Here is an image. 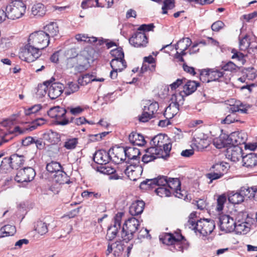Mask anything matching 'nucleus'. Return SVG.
Masks as SVG:
<instances>
[{"instance_id":"f257e3e1","label":"nucleus","mask_w":257,"mask_h":257,"mask_svg":"<svg viewBox=\"0 0 257 257\" xmlns=\"http://www.w3.org/2000/svg\"><path fill=\"white\" fill-rule=\"evenodd\" d=\"M187 225L189 228L198 231L203 236L210 234L215 227L213 220L206 219H200L197 221L189 220Z\"/></svg>"},{"instance_id":"f03ea898","label":"nucleus","mask_w":257,"mask_h":257,"mask_svg":"<svg viewBox=\"0 0 257 257\" xmlns=\"http://www.w3.org/2000/svg\"><path fill=\"white\" fill-rule=\"evenodd\" d=\"M171 103L166 107L164 116L167 119H171L176 115L179 111V106L183 104L184 98L182 93L176 92L172 95L170 99Z\"/></svg>"},{"instance_id":"7ed1b4c3","label":"nucleus","mask_w":257,"mask_h":257,"mask_svg":"<svg viewBox=\"0 0 257 257\" xmlns=\"http://www.w3.org/2000/svg\"><path fill=\"white\" fill-rule=\"evenodd\" d=\"M161 136L155 137L152 139L155 147H150L146 150V153L142 157V161L144 163H148L157 158L163 157L160 154L162 146V142H160Z\"/></svg>"},{"instance_id":"20e7f679","label":"nucleus","mask_w":257,"mask_h":257,"mask_svg":"<svg viewBox=\"0 0 257 257\" xmlns=\"http://www.w3.org/2000/svg\"><path fill=\"white\" fill-rule=\"evenodd\" d=\"M26 5L22 0H11L6 7L8 19L16 20L21 18L25 13Z\"/></svg>"},{"instance_id":"39448f33","label":"nucleus","mask_w":257,"mask_h":257,"mask_svg":"<svg viewBox=\"0 0 257 257\" xmlns=\"http://www.w3.org/2000/svg\"><path fill=\"white\" fill-rule=\"evenodd\" d=\"M40 49L38 47L30 44V42L21 48L19 53L20 58L28 63L35 61L41 55Z\"/></svg>"},{"instance_id":"423d86ee","label":"nucleus","mask_w":257,"mask_h":257,"mask_svg":"<svg viewBox=\"0 0 257 257\" xmlns=\"http://www.w3.org/2000/svg\"><path fill=\"white\" fill-rule=\"evenodd\" d=\"M139 221L136 218H129L123 225L121 236L123 240L128 241L133 237L138 229Z\"/></svg>"},{"instance_id":"0eeeda50","label":"nucleus","mask_w":257,"mask_h":257,"mask_svg":"<svg viewBox=\"0 0 257 257\" xmlns=\"http://www.w3.org/2000/svg\"><path fill=\"white\" fill-rule=\"evenodd\" d=\"M48 36L43 31H35L30 35L28 42L43 50L46 48L50 43Z\"/></svg>"},{"instance_id":"6e6552de","label":"nucleus","mask_w":257,"mask_h":257,"mask_svg":"<svg viewBox=\"0 0 257 257\" xmlns=\"http://www.w3.org/2000/svg\"><path fill=\"white\" fill-rule=\"evenodd\" d=\"M66 110L59 106L51 108L48 111V115L51 118H55L58 124L64 125L69 123V120L66 118Z\"/></svg>"},{"instance_id":"1a4fd4ad","label":"nucleus","mask_w":257,"mask_h":257,"mask_svg":"<svg viewBox=\"0 0 257 257\" xmlns=\"http://www.w3.org/2000/svg\"><path fill=\"white\" fill-rule=\"evenodd\" d=\"M128 163L130 165L125 169L124 173L131 180L136 181L141 175L143 168L139 165V160H136L134 162H128Z\"/></svg>"},{"instance_id":"9d476101","label":"nucleus","mask_w":257,"mask_h":257,"mask_svg":"<svg viewBox=\"0 0 257 257\" xmlns=\"http://www.w3.org/2000/svg\"><path fill=\"white\" fill-rule=\"evenodd\" d=\"M24 161V156L13 154L10 158H5L3 159L1 162L0 167H5L8 165L12 169H18L23 165Z\"/></svg>"},{"instance_id":"9b49d317","label":"nucleus","mask_w":257,"mask_h":257,"mask_svg":"<svg viewBox=\"0 0 257 257\" xmlns=\"http://www.w3.org/2000/svg\"><path fill=\"white\" fill-rule=\"evenodd\" d=\"M36 175L35 170L31 167H26L19 170L15 177V180L19 183L30 182Z\"/></svg>"},{"instance_id":"f8f14e48","label":"nucleus","mask_w":257,"mask_h":257,"mask_svg":"<svg viewBox=\"0 0 257 257\" xmlns=\"http://www.w3.org/2000/svg\"><path fill=\"white\" fill-rule=\"evenodd\" d=\"M191 43L192 41L189 38H184L177 42L175 46V49L177 50L175 58L178 59L179 61H184L183 56L186 54L187 53L185 52V51L189 48Z\"/></svg>"},{"instance_id":"ddd939ff","label":"nucleus","mask_w":257,"mask_h":257,"mask_svg":"<svg viewBox=\"0 0 257 257\" xmlns=\"http://www.w3.org/2000/svg\"><path fill=\"white\" fill-rule=\"evenodd\" d=\"M90 66L88 52L87 50H84L77 57L76 71L78 72H83L87 70Z\"/></svg>"},{"instance_id":"4468645a","label":"nucleus","mask_w":257,"mask_h":257,"mask_svg":"<svg viewBox=\"0 0 257 257\" xmlns=\"http://www.w3.org/2000/svg\"><path fill=\"white\" fill-rule=\"evenodd\" d=\"M129 43L136 48L145 47L148 43V38L145 33L138 31L129 39Z\"/></svg>"},{"instance_id":"2eb2a0df","label":"nucleus","mask_w":257,"mask_h":257,"mask_svg":"<svg viewBox=\"0 0 257 257\" xmlns=\"http://www.w3.org/2000/svg\"><path fill=\"white\" fill-rule=\"evenodd\" d=\"M220 228L225 232H230L235 229L234 218L226 214L221 215L219 217Z\"/></svg>"},{"instance_id":"dca6fc26","label":"nucleus","mask_w":257,"mask_h":257,"mask_svg":"<svg viewBox=\"0 0 257 257\" xmlns=\"http://www.w3.org/2000/svg\"><path fill=\"white\" fill-rule=\"evenodd\" d=\"M225 155L228 160L236 162L241 158H242V150L238 146H229L226 150Z\"/></svg>"},{"instance_id":"f3484780","label":"nucleus","mask_w":257,"mask_h":257,"mask_svg":"<svg viewBox=\"0 0 257 257\" xmlns=\"http://www.w3.org/2000/svg\"><path fill=\"white\" fill-rule=\"evenodd\" d=\"M111 149L108 152L103 150L96 151L93 156L94 161L100 166L108 164L111 160Z\"/></svg>"},{"instance_id":"a211bd4d","label":"nucleus","mask_w":257,"mask_h":257,"mask_svg":"<svg viewBox=\"0 0 257 257\" xmlns=\"http://www.w3.org/2000/svg\"><path fill=\"white\" fill-rule=\"evenodd\" d=\"M65 87L59 82L51 83L48 88V95L51 99H55L61 95Z\"/></svg>"},{"instance_id":"6ab92c4d","label":"nucleus","mask_w":257,"mask_h":257,"mask_svg":"<svg viewBox=\"0 0 257 257\" xmlns=\"http://www.w3.org/2000/svg\"><path fill=\"white\" fill-rule=\"evenodd\" d=\"M255 36L249 37L248 35H245L242 39L239 40V49L241 51H245L251 49H257V45L253 43V41L256 40Z\"/></svg>"},{"instance_id":"aec40b11","label":"nucleus","mask_w":257,"mask_h":257,"mask_svg":"<svg viewBox=\"0 0 257 257\" xmlns=\"http://www.w3.org/2000/svg\"><path fill=\"white\" fill-rule=\"evenodd\" d=\"M242 165L248 169H252L257 166V154L249 153L242 157Z\"/></svg>"},{"instance_id":"412c9836","label":"nucleus","mask_w":257,"mask_h":257,"mask_svg":"<svg viewBox=\"0 0 257 257\" xmlns=\"http://www.w3.org/2000/svg\"><path fill=\"white\" fill-rule=\"evenodd\" d=\"M111 159L116 163H120L126 159L125 148L117 147L111 149Z\"/></svg>"},{"instance_id":"4be33fe9","label":"nucleus","mask_w":257,"mask_h":257,"mask_svg":"<svg viewBox=\"0 0 257 257\" xmlns=\"http://www.w3.org/2000/svg\"><path fill=\"white\" fill-rule=\"evenodd\" d=\"M44 123V119L43 118L37 119L34 123L31 125H29L26 127H21L20 126H16L14 128V132H18L19 134H24L27 132H31L35 130L37 125H40Z\"/></svg>"},{"instance_id":"5701e85b","label":"nucleus","mask_w":257,"mask_h":257,"mask_svg":"<svg viewBox=\"0 0 257 257\" xmlns=\"http://www.w3.org/2000/svg\"><path fill=\"white\" fill-rule=\"evenodd\" d=\"M145 202L142 200H136L133 202L130 207L129 212L132 216L141 214L144 209Z\"/></svg>"},{"instance_id":"b1692460","label":"nucleus","mask_w":257,"mask_h":257,"mask_svg":"<svg viewBox=\"0 0 257 257\" xmlns=\"http://www.w3.org/2000/svg\"><path fill=\"white\" fill-rule=\"evenodd\" d=\"M43 31L48 35L50 40L51 37L54 38L58 35L59 32L58 25L55 22H50L44 27Z\"/></svg>"},{"instance_id":"393cba45","label":"nucleus","mask_w":257,"mask_h":257,"mask_svg":"<svg viewBox=\"0 0 257 257\" xmlns=\"http://www.w3.org/2000/svg\"><path fill=\"white\" fill-rule=\"evenodd\" d=\"M125 157L128 159V162H134L136 160L139 161L140 155V150L135 147H128L125 148Z\"/></svg>"},{"instance_id":"a878e982","label":"nucleus","mask_w":257,"mask_h":257,"mask_svg":"<svg viewBox=\"0 0 257 257\" xmlns=\"http://www.w3.org/2000/svg\"><path fill=\"white\" fill-rule=\"evenodd\" d=\"M185 83H186L183 86V90L179 92L182 93L184 97L194 92L196 90L198 86L197 83L194 81H188Z\"/></svg>"},{"instance_id":"bb28decb","label":"nucleus","mask_w":257,"mask_h":257,"mask_svg":"<svg viewBox=\"0 0 257 257\" xmlns=\"http://www.w3.org/2000/svg\"><path fill=\"white\" fill-rule=\"evenodd\" d=\"M46 12L44 5L41 3L34 4L31 8V14L36 17L44 16Z\"/></svg>"},{"instance_id":"cd10ccee","label":"nucleus","mask_w":257,"mask_h":257,"mask_svg":"<svg viewBox=\"0 0 257 257\" xmlns=\"http://www.w3.org/2000/svg\"><path fill=\"white\" fill-rule=\"evenodd\" d=\"M249 107V105L243 104L240 101H236L235 104H233L232 106H229L228 109L231 112L235 113L236 112L240 111L241 113H245Z\"/></svg>"},{"instance_id":"c85d7f7f","label":"nucleus","mask_w":257,"mask_h":257,"mask_svg":"<svg viewBox=\"0 0 257 257\" xmlns=\"http://www.w3.org/2000/svg\"><path fill=\"white\" fill-rule=\"evenodd\" d=\"M235 229H234V231L236 234H245L249 231L251 225L248 222L245 221L235 224Z\"/></svg>"},{"instance_id":"c756f323","label":"nucleus","mask_w":257,"mask_h":257,"mask_svg":"<svg viewBox=\"0 0 257 257\" xmlns=\"http://www.w3.org/2000/svg\"><path fill=\"white\" fill-rule=\"evenodd\" d=\"M128 139L130 142L134 145L143 146L146 144L144 137L139 134L132 133L130 135Z\"/></svg>"},{"instance_id":"7c9ffc66","label":"nucleus","mask_w":257,"mask_h":257,"mask_svg":"<svg viewBox=\"0 0 257 257\" xmlns=\"http://www.w3.org/2000/svg\"><path fill=\"white\" fill-rule=\"evenodd\" d=\"M104 79H96L95 76L92 74H86L78 79V83L81 85H85L92 81H103Z\"/></svg>"},{"instance_id":"2f4dec72","label":"nucleus","mask_w":257,"mask_h":257,"mask_svg":"<svg viewBox=\"0 0 257 257\" xmlns=\"http://www.w3.org/2000/svg\"><path fill=\"white\" fill-rule=\"evenodd\" d=\"M229 140L227 138V136L223 135L216 138L213 140V145L217 149H222L227 147L228 144H230Z\"/></svg>"},{"instance_id":"473e14b6","label":"nucleus","mask_w":257,"mask_h":257,"mask_svg":"<svg viewBox=\"0 0 257 257\" xmlns=\"http://www.w3.org/2000/svg\"><path fill=\"white\" fill-rule=\"evenodd\" d=\"M206 74L209 79L207 82H209L219 80V78L223 77L224 73L217 69H210L207 70Z\"/></svg>"},{"instance_id":"72a5a7b5","label":"nucleus","mask_w":257,"mask_h":257,"mask_svg":"<svg viewBox=\"0 0 257 257\" xmlns=\"http://www.w3.org/2000/svg\"><path fill=\"white\" fill-rule=\"evenodd\" d=\"M16 232V227L12 225H6L0 229V237H4L12 236Z\"/></svg>"},{"instance_id":"f704fd0d","label":"nucleus","mask_w":257,"mask_h":257,"mask_svg":"<svg viewBox=\"0 0 257 257\" xmlns=\"http://www.w3.org/2000/svg\"><path fill=\"white\" fill-rule=\"evenodd\" d=\"M110 66L113 70H118L121 72L126 67V63L124 59H113L110 62Z\"/></svg>"},{"instance_id":"c9c22d12","label":"nucleus","mask_w":257,"mask_h":257,"mask_svg":"<svg viewBox=\"0 0 257 257\" xmlns=\"http://www.w3.org/2000/svg\"><path fill=\"white\" fill-rule=\"evenodd\" d=\"M167 187L172 193H175L177 189L181 187V182L178 178H169L168 179Z\"/></svg>"},{"instance_id":"e433bc0d","label":"nucleus","mask_w":257,"mask_h":257,"mask_svg":"<svg viewBox=\"0 0 257 257\" xmlns=\"http://www.w3.org/2000/svg\"><path fill=\"white\" fill-rule=\"evenodd\" d=\"M177 236L171 233H166L163 237V242L167 245H173L178 239H183L184 237L181 234H177Z\"/></svg>"},{"instance_id":"4c0bfd02","label":"nucleus","mask_w":257,"mask_h":257,"mask_svg":"<svg viewBox=\"0 0 257 257\" xmlns=\"http://www.w3.org/2000/svg\"><path fill=\"white\" fill-rule=\"evenodd\" d=\"M159 108V104L157 102H152L148 100L144 106V109L147 112L154 116L155 113Z\"/></svg>"},{"instance_id":"58836bf2","label":"nucleus","mask_w":257,"mask_h":257,"mask_svg":"<svg viewBox=\"0 0 257 257\" xmlns=\"http://www.w3.org/2000/svg\"><path fill=\"white\" fill-rule=\"evenodd\" d=\"M54 179L55 182L60 184L68 183V179L67 174L61 170L54 175Z\"/></svg>"},{"instance_id":"ea45409f","label":"nucleus","mask_w":257,"mask_h":257,"mask_svg":"<svg viewBox=\"0 0 257 257\" xmlns=\"http://www.w3.org/2000/svg\"><path fill=\"white\" fill-rule=\"evenodd\" d=\"M34 228L41 235L46 234L48 231L47 224L41 220L38 221L35 223Z\"/></svg>"},{"instance_id":"a19ab883","label":"nucleus","mask_w":257,"mask_h":257,"mask_svg":"<svg viewBox=\"0 0 257 257\" xmlns=\"http://www.w3.org/2000/svg\"><path fill=\"white\" fill-rule=\"evenodd\" d=\"M54 80V79L51 78L50 80L45 81L43 84H40L38 86L37 94L40 96H44L47 93V90H48L49 85Z\"/></svg>"},{"instance_id":"79ce46f5","label":"nucleus","mask_w":257,"mask_h":257,"mask_svg":"<svg viewBox=\"0 0 257 257\" xmlns=\"http://www.w3.org/2000/svg\"><path fill=\"white\" fill-rule=\"evenodd\" d=\"M44 138L52 144L56 143L58 142L60 140V137L58 134L52 131L44 134Z\"/></svg>"},{"instance_id":"37998d69","label":"nucleus","mask_w":257,"mask_h":257,"mask_svg":"<svg viewBox=\"0 0 257 257\" xmlns=\"http://www.w3.org/2000/svg\"><path fill=\"white\" fill-rule=\"evenodd\" d=\"M240 193L243 197V199L245 198H252L255 197V187L251 188H245L243 187L241 188L240 190Z\"/></svg>"},{"instance_id":"c03bdc74","label":"nucleus","mask_w":257,"mask_h":257,"mask_svg":"<svg viewBox=\"0 0 257 257\" xmlns=\"http://www.w3.org/2000/svg\"><path fill=\"white\" fill-rule=\"evenodd\" d=\"M75 39L78 42H85L88 43L97 42V38L94 37H88L87 35L78 34L75 35Z\"/></svg>"},{"instance_id":"a18cd8bd","label":"nucleus","mask_w":257,"mask_h":257,"mask_svg":"<svg viewBox=\"0 0 257 257\" xmlns=\"http://www.w3.org/2000/svg\"><path fill=\"white\" fill-rule=\"evenodd\" d=\"M229 167L228 164L223 162L215 163L212 166V168L214 169L216 171L222 173V176L226 172Z\"/></svg>"},{"instance_id":"49530a36","label":"nucleus","mask_w":257,"mask_h":257,"mask_svg":"<svg viewBox=\"0 0 257 257\" xmlns=\"http://www.w3.org/2000/svg\"><path fill=\"white\" fill-rule=\"evenodd\" d=\"M77 144V138L70 137L66 139L63 146L67 150H73L76 147Z\"/></svg>"},{"instance_id":"de8ad7c7","label":"nucleus","mask_w":257,"mask_h":257,"mask_svg":"<svg viewBox=\"0 0 257 257\" xmlns=\"http://www.w3.org/2000/svg\"><path fill=\"white\" fill-rule=\"evenodd\" d=\"M229 201L232 204H239L243 201L244 199L240 191L230 194L228 197Z\"/></svg>"},{"instance_id":"09e8293b","label":"nucleus","mask_w":257,"mask_h":257,"mask_svg":"<svg viewBox=\"0 0 257 257\" xmlns=\"http://www.w3.org/2000/svg\"><path fill=\"white\" fill-rule=\"evenodd\" d=\"M79 88V85L77 83L69 82L65 87V93L67 95H70L77 91Z\"/></svg>"},{"instance_id":"8fccbe9b","label":"nucleus","mask_w":257,"mask_h":257,"mask_svg":"<svg viewBox=\"0 0 257 257\" xmlns=\"http://www.w3.org/2000/svg\"><path fill=\"white\" fill-rule=\"evenodd\" d=\"M97 171L104 174H112L115 172V169L107 164L97 167Z\"/></svg>"},{"instance_id":"3c124183","label":"nucleus","mask_w":257,"mask_h":257,"mask_svg":"<svg viewBox=\"0 0 257 257\" xmlns=\"http://www.w3.org/2000/svg\"><path fill=\"white\" fill-rule=\"evenodd\" d=\"M46 169L51 173H55L56 174L61 169V166L58 162H51L47 165Z\"/></svg>"},{"instance_id":"603ef678","label":"nucleus","mask_w":257,"mask_h":257,"mask_svg":"<svg viewBox=\"0 0 257 257\" xmlns=\"http://www.w3.org/2000/svg\"><path fill=\"white\" fill-rule=\"evenodd\" d=\"M155 192L158 195L161 197H169L172 194L167 186L158 187L156 188Z\"/></svg>"},{"instance_id":"864d4df0","label":"nucleus","mask_w":257,"mask_h":257,"mask_svg":"<svg viewBox=\"0 0 257 257\" xmlns=\"http://www.w3.org/2000/svg\"><path fill=\"white\" fill-rule=\"evenodd\" d=\"M154 180H150L148 182L155 183V186L158 187L167 186L168 179L166 176H159L157 178H154Z\"/></svg>"},{"instance_id":"5fc2aeb1","label":"nucleus","mask_w":257,"mask_h":257,"mask_svg":"<svg viewBox=\"0 0 257 257\" xmlns=\"http://www.w3.org/2000/svg\"><path fill=\"white\" fill-rule=\"evenodd\" d=\"M123 214L122 213H117L113 219V224L110 227L114 228V229L118 231L120 229L121 222V218Z\"/></svg>"},{"instance_id":"6e6d98bb","label":"nucleus","mask_w":257,"mask_h":257,"mask_svg":"<svg viewBox=\"0 0 257 257\" xmlns=\"http://www.w3.org/2000/svg\"><path fill=\"white\" fill-rule=\"evenodd\" d=\"M238 121H239V119L236 113L231 112L230 114L227 115L226 117L221 121V122L223 123L230 124Z\"/></svg>"},{"instance_id":"4d7b16f0","label":"nucleus","mask_w":257,"mask_h":257,"mask_svg":"<svg viewBox=\"0 0 257 257\" xmlns=\"http://www.w3.org/2000/svg\"><path fill=\"white\" fill-rule=\"evenodd\" d=\"M175 7L174 0H165L163 3V6L162 7V14H166L167 13V10H171Z\"/></svg>"},{"instance_id":"13d9d810","label":"nucleus","mask_w":257,"mask_h":257,"mask_svg":"<svg viewBox=\"0 0 257 257\" xmlns=\"http://www.w3.org/2000/svg\"><path fill=\"white\" fill-rule=\"evenodd\" d=\"M110 54H111V56L114 57L113 59H124V53L122 51V49L120 47L112 50L110 51Z\"/></svg>"},{"instance_id":"bf43d9fd","label":"nucleus","mask_w":257,"mask_h":257,"mask_svg":"<svg viewBox=\"0 0 257 257\" xmlns=\"http://www.w3.org/2000/svg\"><path fill=\"white\" fill-rule=\"evenodd\" d=\"M220 67L222 70L225 71H233L236 70L237 67L234 63L229 61L226 63H222L220 65Z\"/></svg>"},{"instance_id":"052dcab7","label":"nucleus","mask_w":257,"mask_h":257,"mask_svg":"<svg viewBox=\"0 0 257 257\" xmlns=\"http://www.w3.org/2000/svg\"><path fill=\"white\" fill-rule=\"evenodd\" d=\"M226 201V197L225 195H222L218 197L217 200L216 210L220 212L223 210L224 203Z\"/></svg>"},{"instance_id":"680f3d73","label":"nucleus","mask_w":257,"mask_h":257,"mask_svg":"<svg viewBox=\"0 0 257 257\" xmlns=\"http://www.w3.org/2000/svg\"><path fill=\"white\" fill-rule=\"evenodd\" d=\"M96 7H110L113 4V0H95Z\"/></svg>"},{"instance_id":"e2e57ef3","label":"nucleus","mask_w":257,"mask_h":257,"mask_svg":"<svg viewBox=\"0 0 257 257\" xmlns=\"http://www.w3.org/2000/svg\"><path fill=\"white\" fill-rule=\"evenodd\" d=\"M79 54L75 48H71L66 50L64 52V56L66 59L76 58Z\"/></svg>"},{"instance_id":"0e129e2a","label":"nucleus","mask_w":257,"mask_h":257,"mask_svg":"<svg viewBox=\"0 0 257 257\" xmlns=\"http://www.w3.org/2000/svg\"><path fill=\"white\" fill-rule=\"evenodd\" d=\"M150 180H154L153 179H146V180L142 182L140 185V187L142 189L147 190L151 188H154L155 187V183L152 182L151 183L150 182H148Z\"/></svg>"},{"instance_id":"69168bd1","label":"nucleus","mask_w":257,"mask_h":257,"mask_svg":"<svg viewBox=\"0 0 257 257\" xmlns=\"http://www.w3.org/2000/svg\"><path fill=\"white\" fill-rule=\"evenodd\" d=\"M246 216L247 215L243 212H238L236 214L235 218L234 219L235 224H237L239 223L247 221Z\"/></svg>"},{"instance_id":"338daca9","label":"nucleus","mask_w":257,"mask_h":257,"mask_svg":"<svg viewBox=\"0 0 257 257\" xmlns=\"http://www.w3.org/2000/svg\"><path fill=\"white\" fill-rule=\"evenodd\" d=\"M41 109V106L40 104L35 105L25 110V114L30 115L38 112Z\"/></svg>"},{"instance_id":"774afa93","label":"nucleus","mask_w":257,"mask_h":257,"mask_svg":"<svg viewBox=\"0 0 257 257\" xmlns=\"http://www.w3.org/2000/svg\"><path fill=\"white\" fill-rule=\"evenodd\" d=\"M224 26L225 25L222 21H217L213 23L211 26V29L213 31L218 32L221 29H223Z\"/></svg>"}]
</instances>
